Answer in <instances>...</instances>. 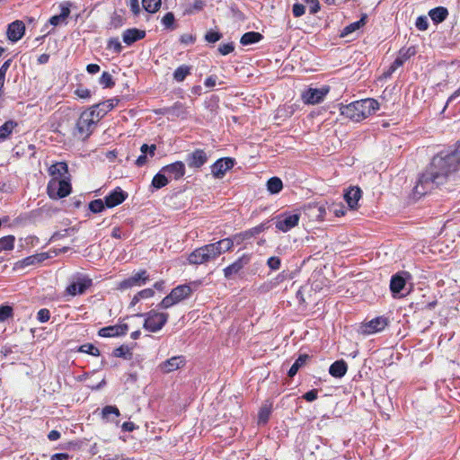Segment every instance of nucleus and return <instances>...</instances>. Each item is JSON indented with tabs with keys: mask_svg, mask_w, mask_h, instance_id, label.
<instances>
[{
	"mask_svg": "<svg viewBox=\"0 0 460 460\" xmlns=\"http://www.w3.org/2000/svg\"><path fill=\"white\" fill-rule=\"evenodd\" d=\"M228 243H212L195 249L188 256V262L192 265L205 264L217 260L224 250L227 249Z\"/></svg>",
	"mask_w": 460,
	"mask_h": 460,
	"instance_id": "nucleus-3",
	"label": "nucleus"
},
{
	"mask_svg": "<svg viewBox=\"0 0 460 460\" xmlns=\"http://www.w3.org/2000/svg\"><path fill=\"white\" fill-rule=\"evenodd\" d=\"M251 261L249 254H243L232 264L224 269V276L226 279H231L244 268Z\"/></svg>",
	"mask_w": 460,
	"mask_h": 460,
	"instance_id": "nucleus-16",
	"label": "nucleus"
},
{
	"mask_svg": "<svg viewBox=\"0 0 460 460\" xmlns=\"http://www.w3.org/2000/svg\"><path fill=\"white\" fill-rule=\"evenodd\" d=\"M70 9L67 6L61 5V12L58 15H54L49 19V23L53 26H58L64 22L69 16Z\"/></svg>",
	"mask_w": 460,
	"mask_h": 460,
	"instance_id": "nucleus-34",
	"label": "nucleus"
},
{
	"mask_svg": "<svg viewBox=\"0 0 460 460\" xmlns=\"http://www.w3.org/2000/svg\"><path fill=\"white\" fill-rule=\"evenodd\" d=\"M272 410V404L270 402L264 403L258 413V421L259 423H266L270 416Z\"/></svg>",
	"mask_w": 460,
	"mask_h": 460,
	"instance_id": "nucleus-37",
	"label": "nucleus"
},
{
	"mask_svg": "<svg viewBox=\"0 0 460 460\" xmlns=\"http://www.w3.org/2000/svg\"><path fill=\"white\" fill-rule=\"evenodd\" d=\"M178 304L172 295L170 293L160 303L159 306L164 309L170 308L171 306Z\"/></svg>",
	"mask_w": 460,
	"mask_h": 460,
	"instance_id": "nucleus-47",
	"label": "nucleus"
},
{
	"mask_svg": "<svg viewBox=\"0 0 460 460\" xmlns=\"http://www.w3.org/2000/svg\"><path fill=\"white\" fill-rule=\"evenodd\" d=\"M174 22V15L172 13H167L162 19V24L165 28H172Z\"/></svg>",
	"mask_w": 460,
	"mask_h": 460,
	"instance_id": "nucleus-53",
	"label": "nucleus"
},
{
	"mask_svg": "<svg viewBox=\"0 0 460 460\" xmlns=\"http://www.w3.org/2000/svg\"><path fill=\"white\" fill-rule=\"evenodd\" d=\"M161 172L168 174L170 177L179 180L185 174V164L183 162L177 161L175 163L167 164L161 169Z\"/></svg>",
	"mask_w": 460,
	"mask_h": 460,
	"instance_id": "nucleus-18",
	"label": "nucleus"
},
{
	"mask_svg": "<svg viewBox=\"0 0 460 460\" xmlns=\"http://www.w3.org/2000/svg\"><path fill=\"white\" fill-rule=\"evenodd\" d=\"M75 94L81 99H88L91 96V91L81 87L75 90Z\"/></svg>",
	"mask_w": 460,
	"mask_h": 460,
	"instance_id": "nucleus-58",
	"label": "nucleus"
},
{
	"mask_svg": "<svg viewBox=\"0 0 460 460\" xmlns=\"http://www.w3.org/2000/svg\"><path fill=\"white\" fill-rule=\"evenodd\" d=\"M47 189L48 194L51 199H60L66 197L71 192L69 178L50 180Z\"/></svg>",
	"mask_w": 460,
	"mask_h": 460,
	"instance_id": "nucleus-7",
	"label": "nucleus"
},
{
	"mask_svg": "<svg viewBox=\"0 0 460 460\" xmlns=\"http://www.w3.org/2000/svg\"><path fill=\"white\" fill-rule=\"evenodd\" d=\"M186 363L183 356H174L164 361L159 365V368L163 373L168 374L182 367Z\"/></svg>",
	"mask_w": 460,
	"mask_h": 460,
	"instance_id": "nucleus-17",
	"label": "nucleus"
},
{
	"mask_svg": "<svg viewBox=\"0 0 460 460\" xmlns=\"http://www.w3.org/2000/svg\"><path fill=\"white\" fill-rule=\"evenodd\" d=\"M317 396H318V392L317 390L315 389H313V390H310L308 392H306L304 395H303V398L305 400H306L307 402H314V400L317 399Z\"/></svg>",
	"mask_w": 460,
	"mask_h": 460,
	"instance_id": "nucleus-59",
	"label": "nucleus"
},
{
	"mask_svg": "<svg viewBox=\"0 0 460 460\" xmlns=\"http://www.w3.org/2000/svg\"><path fill=\"white\" fill-rule=\"evenodd\" d=\"M155 150V145L148 146L146 144H143L140 147L141 155L137 158L136 164L138 167L145 165L147 163V156L153 157Z\"/></svg>",
	"mask_w": 460,
	"mask_h": 460,
	"instance_id": "nucleus-25",
	"label": "nucleus"
},
{
	"mask_svg": "<svg viewBox=\"0 0 460 460\" xmlns=\"http://www.w3.org/2000/svg\"><path fill=\"white\" fill-rule=\"evenodd\" d=\"M283 188L282 181L279 177H271L267 181V190L271 194H277L281 191Z\"/></svg>",
	"mask_w": 460,
	"mask_h": 460,
	"instance_id": "nucleus-35",
	"label": "nucleus"
},
{
	"mask_svg": "<svg viewBox=\"0 0 460 460\" xmlns=\"http://www.w3.org/2000/svg\"><path fill=\"white\" fill-rule=\"evenodd\" d=\"M128 330L126 323L111 325L100 329L99 335L105 338L118 337L126 334Z\"/></svg>",
	"mask_w": 460,
	"mask_h": 460,
	"instance_id": "nucleus-19",
	"label": "nucleus"
},
{
	"mask_svg": "<svg viewBox=\"0 0 460 460\" xmlns=\"http://www.w3.org/2000/svg\"><path fill=\"white\" fill-rule=\"evenodd\" d=\"M137 293L141 299L150 298L153 297L155 295V291L152 288H146Z\"/></svg>",
	"mask_w": 460,
	"mask_h": 460,
	"instance_id": "nucleus-61",
	"label": "nucleus"
},
{
	"mask_svg": "<svg viewBox=\"0 0 460 460\" xmlns=\"http://www.w3.org/2000/svg\"><path fill=\"white\" fill-rule=\"evenodd\" d=\"M14 241L13 235H6L0 238V252L12 251L14 247Z\"/></svg>",
	"mask_w": 460,
	"mask_h": 460,
	"instance_id": "nucleus-41",
	"label": "nucleus"
},
{
	"mask_svg": "<svg viewBox=\"0 0 460 460\" xmlns=\"http://www.w3.org/2000/svg\"><path fill=\"white\" fill-rule=\"evenodd\" d=\"M128 197V194L120 188H116L105 197V205L107 208H114L121 204Z\"/></svg>",
	"mask_w": 460,
	"mask_h": 460,
	"instance_id": "nucleus-21",
	"label": "nucleus"
},
{
	"mask_svg": "<svg viewBox=\"0 0 460 460\" xmlns=\"http://www.w3.org/2000/svg\"><path fill=\"white\" fill-rule=\"evenodd\" d=\"M49 258V255L47 252H40L28 256L22 260L16 261L13 265V270L17 271L22 270L26 267L37 265Z\"/></svg>",
	"mask_w": 460,
	"mask_h": 460,
	"instance_id": "nucleus-14",
	"label": "nucleus"
},
{
	"mask_svg": "<svg viewBox=\"0 0 460 460\" xmlns=\"http://www.w3.org/2000/svg\"><path fill=\"white\" fill-rule=\"evenodd\" d=\"M108 49L113 50L116 53H119L122 49V46L119 39L112 38L108 41Z\"/></svg>",
	"mask_w": 460,
	"mask_h": 460,
	"instance_id": "nucleus-49",
	"label": "nucleus"
},
{
	"mask_svg": "<svg viewBox=\"0 0 460 460\" xmlns=\"http://www.w3.org/2000/svg\"><path fill=\"white\" fill-rule=\"evenodd\" d=\"M361 198V190L358 187L349 188L344 194V199L350 208H355Z\"/></svg>",
	"mask_w": 460,
	"mask_h": 460,
	"instance_id": "nucleus-27",
	"label": "nucleus"
},
{
	"mask_svg": "<svg viewBox=\"0 0 460 460\" xmlns=\"http://www.w3.org/2000/svg\"><path fill=\"white\" fill-rule=\"evenodd\" d=\"M460 165V145L451 153L441 152L433 157L429 166L423 172L414 189V196L420 198L435 187L446 182Z\"/></svg>",
	"mask_w": 460,
	"mask_h": 460,
	"instance_id": "nucleus-1",
	"label": "nucleus"
},
{
	"mask_svg": "<svg viewBox=\"0 0 460 460\" xmlns=\"http://www.w3.org/2000/svg\"><path fill=\"white\" fill-rule=\"evenodd\" d=\"M143 8L151 13L158 11L161 5V0H142Z\"/></svg>",
	"mask_w": 460,
	"mask_h": 460,
	"instance_id": "nucleus-42",
	"label": "nucleus"
},
{
	"mask_svg": "<svg viewBox=\"0 0 460 460\" xmlns=\"http://www.w3.org/2000/svg\"><path fill=\"white\" fill-rule=\"evenodd\" d=\"M120 415L119 410L113 405H107L102 410V418L107 422H115L116 424L119 423L118 420H114L112 416L115 418H118Z\"/></svg>",
	"mask_w": 460,
	"mask_h": 460,
	"instance_id": "nucleus-29",
	"label": "nucleus"
},
{
	"mask_svg": "<svg viewBox=\"0 0 460 460\" xmlns=\"http://www.w3.org/2000/svg\"><path fill=\"white\" fill-rule=\"evenodd\" d=\"M97 122L98 120L95 119L93 112L88 110L83 111L76 122V130L79 137L83 139L87 138L92 134Z\"/></svg>",
	"mask_w": 460,
	"mask_h": 460,
	"instance_id": "nucleus-5",
	"label": "nucleus"
},
{
	"mask_svg": "<svg viewBox=\"0 0 460 460\" xmlns=\"http://www.w3.org/2000/svg\"><path fill=\"white\" fill-rule=\"evenodd\" d=\"M306 4H310V13L315 14L320 10V4L318 0H304Z\"/></svg>",
	"mask_w": 460,
	"mask_h": 460,
	"instance_id": "nucleus-57",
	"label": "nucleus"
},
{
	"mask_svg": "<svg viewBox=\"0 0 460 460\" xmlns=\"http://www.w3.org/2000/svg\"><path fill=\"white\" fill-rule=\"evenodd\" d=\"M252 235V233L247 231L244 233L237 234L232 237L221 239V240L217 241V243H224V242L228 243V244L226 245L228 248L224 250V252H226L231 251L234 244H241L243 240L250 238Z\"/></svg>",
	"mask_w": 460,
	"mask_h": 460,
	"instance_id": "nucleus-26",
	"label": "nucleus"
},
{
	"mask_svg": "<svg viewBox=\"0 0 460 460\" xmlns=\"http://www.w3.org/2000/svg\"><path fill=\"white\" fill-rule=\"evenodd\" d=\"M191 293V288L188 285H181L176 287L171 291V294L175 298L177 303L182 301L183 299L190 296Z\"/></svg>",
	"mask_w": 460,
	"mask_h": 460,
	"instance_id": "nucleus-30",
	"label": "nucleus"
},
{
	"mask_svg": "<svg viewBox=\"0 0 460 460\" xmlns=\"http://www.w3.org/2000/svg\"><path fill=\"white\" fill-rule=\"evenodd\" d=\"M400 66H402V64H400V61H397L394 59V61L390 66L389 69L386 72H385V74H384L385 76L387 77V76L391 75Z\"/></svg>",
	"mask_w": 460,
	"mask_h": 460,
	"instance_id": "nucleus-62",
	"label": "nucleus"
},
{
	"mask_svg": "<svg viewBox=\"0 0 460 460\" xmlns=\"http://www.w3.org/2000/svg\"><path fill=\"white\" fill-rule=\"evenodd\" d=\"M367 15L364 14L360 20L354 22L349 25H347L341 31V37H346L350 33L359 30L366 24Z\"/></svg>",
	"mask_w": 460,
	"mask_h": 460,
	"instance_id": "nucleus-31",
	"label": "nucleus"
},
{
	"mask_svg": "<svg viewBox=\"0 0 460 460\" xmlns=\"http://www.w3.org/2000/svg\"><path fill=\"white\" fill-rule=\"evenodd\" d=\"M93 284L90 278L84 275L74 276L66 287V293L72 296L84 294Z\"/></svg>",
	"mask_w": 460,
	"mask_h": 460,
	"instance_id": "nucleus-8",
	"label": "nucleus"
},
{
	"mask_svg": "<svg viewBox=\"0 0 460 460\" xmlns=\"http://www.w3.org/2000/svg\"><path fill=\"white\" fill-rule=\"evenodd\" d=\"M136 428H137L136 425L130 421H126L121 425V429L123 431L130 432V431H133L134 429H136Z\"/></svg>",
	"mask_w": 460,
	"mask_h": 460,
	"instance_id": "nucleus-63",
	"label": "nucleus"
},
{
	"mask_svg": "<svg viewBox=\"0 0 460 460\" xmlns=\"http://www.w3.org/2000/svg\"><path fill=\"white\" fill-rule=\"evenodd\" d=\"M13 314V309L9 305L0 306V322H4Z\"/></svg>",
	"mask_w": 460,
	"mask_h": 460,
	"instance_id": "nucleus-48",
	"label": "nucleus"
},
{
	"mask_svg": "<svg viewBox=\"0 0 460 460\" xmlns=\"http://www.w3.org/2000/svg\"><path fill=\"white\" fill-rule=\"evenodd\" d=\"M292 12L295 17H301L305 12V7L302 4L296 3L293 4Z\"/></svg>",
	"mask_w": 460,
	"mask_h": 460,
	"instance_id": "nucleus-56",
	"label": "nucleus"
},
{
	"mask_svg": "<svg viewBox=\"0 0 460 460\" xmlns=\"http://www.w3.org/2000/svg\"><path fill=\"white\" fill-rule=\"evenodd\" d=\"M119 102L118 99H110L103 102L92 106L88 111L93 112L95 119L98 121L111 111Z\"/></svg>",
	"mask_w": 460,
	"mask_h": 460,
	"instance_id": "nucleus-12",
	"label": "nucleus"
},
{
	"mask_svg": "<svg viewBox=\"0 0 460 460\" xmlns=\"http://www.w3.org/2000/svg\"><path fill=\"white\" fill-rule=\"evenodd\" d=\"M234 49V46L232 42L224 43V44L220 45L218 48V51L223 56H226V55L233 52Z\"/></svg>",
	"mask_w": 460,
	"mask_h": 460,
	"instance_id": "nucleus-54",
	"label": "nucleus"
},
{
	"mask_svg": "<svg viewBox=\"0 0 460 460\" xmlns=\"http://www.w3.org/2000/svg\"><path fill=\"white\" fill-rule=\"evenodd\" d=\"M410 278L408 272L398 273L392 277L390 281V289L394 296L399 294L406 285V279Z\"/></svg>",
	"mask_w": 460,
	"mask_h": 460,
	"instance_id": "nucleus-22",
	"label": "nucleus"
},
{
	"mask_svg": "<svg viewBox=\"0 0 460 460\" xmlns=\"http://www.w3.org/2000/svg\"><path fill=\"white\" fill-rule=\"evenodd\" d=\"M128 6L131 10V12L137 15L140 13V6L138 0H128Z\"/></svg>",
	"mask_w": 460,
	"mask_h": 460,
	"instance_id": "nucleus-60",
	"label": "nucleus"
},
{
	"mask_svg": "<svg viewBox=\"0 0 460 460\" xmlns=\"http://www.w3.org/2000/svg\"><path fill=\"white\" fill-rule=\"evenodd\" d=\"M415 54V50L412 48L409 49H402L398 56L396 57L395 60L400 61V64L402 66L404 64L406 60H408L411 56Z\"/></svg>",
	"mask_w": 460,
	"mask_h": 460,
	"instance_id": "nucleus-43",
	"label": "nucleus"
},
{
	"mask_svg": "<svg viewBox=\"0 0 460 460\" xmlns=\"http://www.w3.org/2000/svg\"><path fill=\"white\" fill-rule=\"evenodd\" d=\"M261 39H262V35L260 32L249 31V32L244 33L242 36V38L240 40V42H241L242 45L245 46V45H250V44L257 43Z\"/></svg>",
	"mask_w": 460,
	"mask_h": 460,
	"instance_id": "nucleus-33",
	"label": "nucleus"
},
{
	"mask_svg": "<svg viewBox=\"0 0 460 460\" xmlns=\"http://www.w3.org/2000/svg\"><path fill=\"white\" fill-rule=\"evenodd\" d=\"M146 31L137 28L127 29L122 33V40L128 46L132 45L136 41L144 39Z\"/></svg>",
	"mask_w": 460,
	"mask_h": 460,
	"instance_id": "nucleus-24",
	"label": "nucleus"
},
{
	"mask_svg": "<svg viewBox=\"0 0 460 460\" xmlns=\"http://www.w3.org/2000/svg\"><path fill=\"white\" fill-rule=\"evenodd\" d=\"M49 173L51 176V180L67 179L68 177V167L64 162H58L49 166Z\"/></svg>",
	"mask_w": 460,
	"mask_h": 460,
	"instance_id": "nucleus-23",
	"label": "nucleus"
},
{
	"mask_svg": "<svg viewBox=\"0 0 460 460\" xmlns=\"http://www.w3.org/2000/svg\"><path fill=\"white\" fill-rule=\"evenodd\" d=\"M216 84H217V77L216 76H209L204 82L205 86L208 87V88L214 87L216 85Z\"/></svg>",
	"mask_w": 460,
	"mask_h": 460,
	"instance_id": "nucleus-64",
	"label": "nucleus"
},
{
	"mask_svg": "<svg viewBox=\"0 0 460 460\" xmlns=\"http://www.w3.org/2000/svg\"><path fill=\"white\" fill-rule=\"evenodd\" d=\"M105 207V201L102 199H94L89 203V209L93 213L102 212Z\"/></svg>",
	"mask_w": 460,
	"mask_h": 460,
	"instance_id": "nucleus-46",
	"label": "nucleus"
},
{
	"mask_svg": "<svg viewBox=\"0 0 460 460\" xmlns=\"http://www.w3.org/2000/svg\"><path fill=\"white\" fill-rule=\"evenodd\" d=\"M50 318V313L48 309L42 308L37 314V319L40 323H46Z\"/></svg>",
	"mask_w": 460,
	"mask_h": 460,
	"instance_id": "nucleus-55",
	"label": "nucleus"
},
{
	"mask_svg": "<svg viewBox=\"0 0 460 460\" xmlns=\"http://www.w3.org/2000/svg\"><path fill=\"white\" fill-rule=\"evenodd\" d=\"M169 181L166 177V174L162 172L161 171L156 173L153 180H152V186L156 189V190H159L164 186H166L168 184Z\"/></svg>",
	"mask_w": 460,
	"mask_h": 460,
	"instance_id": "nucleus-40",
	"label": "nucleus"
},
{
	"mask_svg": "<svg viewBox=\"0 0 460 460\" xmlns=\"http://www.w3.org/2000/svg\"><path fill=\"white\" fill-rule=\"evenodd\" d=\"M234 164V161L232 158H220L211 165V173L215 178L221 179Z\"/></svg>",
	"mask_w": 460,
	"mask_h": 460,
	"instance_id": "nucleus-11",
	"label": "nucleus"
},
{
	"mask_svg": "<svg viewBox=\"0 0 460 460\" xmlns=\"http://www.w3.org/2000/svg\"><path fill=\"white\" fill-rule=\"evenodd\" d=\"M137 316L144 317V329L150 332H159L168 321V314L151 310L146 314H137Z\"/></svg>",
	"mask_w": 460,
	"mask_h": 460,
	"instance_id": "nucleus-4",
	"label": "nucleus"
},
{
	"mask_svg": "<svg viewBox=\"0 0 460 460\" xmlns=\"http://www.w3.org/2000/svg\"><path fill=\"white\" fill-rule=\"evenodd\" d=\"M222 38V34L218 31H209L205 35V40L209 43H215Z\"/></svg>",
	"mask_w": 460,
	"mask_h": 460,
	"instance_id": "nucleus-50",
	"label": "nucleus"
},
{
	"mask_svg": "<svg viewBox=\"0 0 460 460\" xmlns=\"http://www.w3.org/2000/svg\"><path fill=\"white\" fill-rule=\"evenodd\" d=\"M80 352L87 353L93 356H99L100 350L94 345L91 343L83 344L79 347L78 349Z\"/></svg>",
	"mask_w": 460,
	"mask_h": 460,
	"instance_id": "nucleus-45",
	"label": "nucleus"
},
{
	"mask_svg": "<svg viewBox=\"0 0 460 460\" xmlns=\"http://www.w3.org/2000/svg\"><path fill=\"white\" fill-rule=\"evenodd\" d=\"M379 109V103L375 99H363L342 105L341 113L353 121H360L375 113Z\"/></svg>",
	"mask_w": 460,
	"mask_h": 460,
	"instance_id": "nucleus-2",
	"label": "nucleus"
},
{
	"mask_svg": "<svg viewBox=\"0 0 460 460\" xmlns=\"http://www.w3.org/2000/svg\"><path fill=\"white\" fill-rule=\"evenodd\" d=\"M307 359H308V356L306 354L300 355L296 359L294 364L291 366L290 369L288 370V376L290 377H293L297 373L299 368L302 367L305 364Z\"/></svg>",
	"mask_w": 460,
	"mask_h": 460,
	"instance_id": "nucleus-39",
	"label": "nucleus"
},
{
	"mask_svg": "<svg viewBox=\"0 0 460 460\" xmlns=\"http://www.w3.org/2000/svg\"><path fill=\"white\" fill-rule=\"evenodd\" d=\"M24 31V23L22 21H15L9 24L6 33L11 41L16 42L22 38Z\"/></svg>",
	"mask_w": 460,
	"mask_h": 460,
	"instance_id": "nucleus-20",
	"label": "nucleus"
},
{
	"mask_svg": "<svg viewBox=\"0 0 460 460\" xmlns=\"http://www.w3.org/2000/svg\"><path fill=\"white\" fill-rule=\"evenodd\" d=\"M388 324L386 317L378 316L361 326V332L364 334H373L383 331Z\"/></svg>",
	"mask_w": 460,
	"mask_h": 460,
	"instance_id": "nucleus-13",
	"label": "nucleus"
},
{
	"mask_svg": "<svg viewBox=\"0 0 460 460\" xmlns=\"http://www.w3.org/2000/svg\"><path fill=\"white\" fill-rule=\"evenodd\" d=\"M429 15L434 22L438 23L447 17L448 12L447 8L440 6L431 9Z\"/></svg>",
	"mask_w": 460,
	"mask_h": 460,
	"instance_id": "nucleus-32",
	"label": "nucleus"
},
{
	"mask_svg": "<svg viewBox=\"0 0 460 460\" xmlns=\"http://www.w3.org/2000/svg\"><path fill=\"white\" fill-rule=\"evenodd\" d=\"M299 220V212L287 211L275 217V227L282 233H287L296 226Z\"/></svg>",
	"mask_w": 460,
	"mask_h": 460,
	"instance_id": "nucleus-6",
	"label": "nucleus"
},
{
	"mask_svg": "<svg viewBox=\"0 0 460 460\" xmlns=\"http://www.w3.org/2000/svg\"><path fill=\"white\" fill-rule=\"evenodd\" d=\"M348 366L344 360H337L330 366L329 373L333 377L341 378L345 376Z\"/></svg>",
	"mask_w": 460,
	"mask_h": 460,
	"instance_id": "nucleus-28",
	"label": "nucleus"
},
{
	"mask_svg": "<svg viewBox=\"0 0 460 460\" xmlns=\"http://www.w3.org/2000/svg\"><path fill=\"white\" fill-rule=\"evenodd\" d=\"M148 279V273L146 272V270H142L121 281L119 285V288L120 289H128L133 287H141L145 285Z\"/></svg>",
	"mask_w": 460,
	"mask_h": 460,
	"instance_id": "nucleus-10",
	"label": "nucleus"
},
{
	"mask_svg": "<svg viewBox=\"0 0 460 460\" xmlns=\"http://www.w3.org/2000/svg\"><path fill=\"white\" fill-rule=\"evenodd\" d=\"M17 123L13 120H8L2 126H0V139H6L13 131Z\"/></svg>",
	"mask_w": 460,
	"mask_h": 460,
	"instance_id": "nucleus-38",
	"label": "nucleus"
},
{
	"mask_svg": "<svg viewBox=\"0 0 460 460\" xmlns=\"http://www.w3.org/2000/svg\"><path fill=\"white\" fill-rule=\"evenodd\" d=\"M415 26L420 30L425 31L429 27V21L426 16H419L416 20Z\"/></svg>",
	"mask_w": 460,
	"mask_h": 460,
	"instance_id": "nucleus-52",
	"label": "nucleus"
},
{
	"mask_svg": "<svg viewBox=\"0 0 460 460\" xmlns=\"http://www.w3.org/2000/svg\"><path fill=\"white\" fill-rule=\"evenodd\" d=\"M208 160V156L202 149H196L186 156V163L188 166L192 169H199L202 167Z\"/></svg>",
	"mask_w": 460,
	"mask_h": 460,
	"instance_id": "nucleus-15",
	"label": "nucleus"
},
{
	"mask_svg": "<svg viewBox=\"0 0 460 460\" xmlns=\"http://www.w3.org/2000/svg\"><path fill=\"white\" fill-rule=\"evenodd\" d=\"M99 82L100 84L104 88H111L115 84L111 75L108 72H103L102 74Z\"/></svg>",
	"mask_w": 460,
	"mask_h": 460,
	"instance_id": "nucleus-44",
	"label": "nucleus"
},
{
	"mask_svg": "<svg viewBox=\"0 0 460 460\" xmlns=\"http://www.w3.org/2000/svg\"><path fill=\"white\" fill-rule=\"evenodd\" d=\"M267 265L270 270H277L280 268L281 261L279 257L272 256L268 259Z\"/></svg>",
	"mask_w": 460,
	"mask_h": 460,
	"instance_id": "nucleus-51",
	"label": "nucleus"
},
{
	"mask_svg": "<svg viewBox=\"0 0 460 460\" xmlns=\"http://www.w3.org/2000/svg\"><path fill=\"white\" fill-rule=\"evenodd\" d=\"M190 71L191 67L190 66L181 65L173 72V79L176 82H182L190 74Z\"/></svg>",
	"mask_w": 460,
	"mask_h": 460,
	"instance_id": "nucleus-36",
	"label": "nucleus"
},
{
	"mask_svg": "<svg viewBox=\"0 0 460 460\" xmlns=\"http://www.w3.org/2000/svg\"><path fill=\"white\" fill-rule=\"evenodd\" d=\"M329 91L330 88L328 86H323L321 88L310 87L303 92L302 100L306 104H317L324 100Z\"/></svg>",
	"mask_w": 460,
	"mask_h": 460,
	"instance_id": "nucleus-9",
	"label": "nucleus"
}]
</instances>
